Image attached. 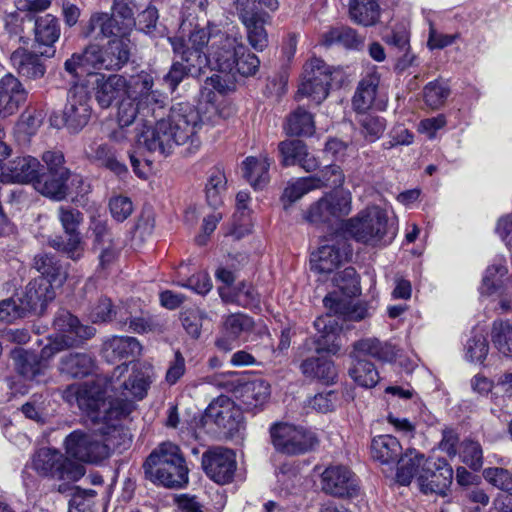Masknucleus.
Segmentation results:
<instances>
[{
	"mask_svg": "<svg viewBox=\"0 0 512 512\" xmlns=\"http://www.w3.org/2000/svg\"><path fill=\"white\" fill-rule=\"evenodd\" d=\"M155 378L151 364L124 362L113 369L110 377L98 376L92 382L68 386L63 397L70 403L75 401L92 420L102 421L100 432L106 440L103 448L129 446L131 434L121 420L135 410V402L146 398Z\"/></svg>",
	"mask_w": 512,
	"mask_h": 512,
	"instance_id": "1",
	"label": "nucleus"
},
{
	"mask_svg": "<svg viewBox=\"0 0 512 512\" xmlns=\"http://www.w3.org/2000/svg\"><path fill=\"white\" fill-rule=\"evenodd\" d=\"M169 42L180 61L173 62L164 76V82L173 92L187 77L198 76L206 68L244 77L253 76L259 69L260 60L243 43L239 33L227 34L213 22L196 26L188 40L175 36Z\"/></svg>",
	"mask_w": 512,
	"mask_h": 512,
	"instance_id": "2",
	"label": "nucleus"
},
{
	"mask_svg": "<svg viewBox=\"0 0 512 512\" xmlns=\"http://www.w3.org/2000/svg\"><path fill=\"white\" fill-rule=\"evenodd\" d=\"M209 108L211 116L205 117L189 103H176L154 126H143L136 134V150L130 153L134 172L141 177L144 175L139 169L140 160L135 153L167 156L176 145L186 146L188 153L196 152L201 146L199 132L203 125H215L220 119L216 108L213 105Z\"/></svg>",
	"mask_w": 512,
	"mask_h": 512,
	"instance_id": "3",
	"label": "nucleus"
},
{
	"mask_svg": "<svg viewBox=\"0 0 512 512\" xmlns=\"http://www.w3.org/2000/svg\"><path fill=\"white\" fill-rule=\"evenodd\" d=\"M110 456V450H37L33 467L41 475L75 482L84 476V464L102 465Z\"/></svg>",
	"mask_w": 512,
	"mask_h": 512,
	"instance_id": "4",
	"label": "nucleus"
},
{
	"mask_svg": "<svg viewBox=\"0 0 512 512\" xmlns=\"http://www.w3.org/2000/svg\"><path fill=\"white\" fill-rule=\"evenodd\" d=\"M92 89L96 102L101 108H109L114 101L122 99L126 95L139 93L146 99L153 98L160 101L156 91L152 90L153 78L150 74L142 71L139 74L127 79L119 74H94Z\"/></svg>",
	"mask_w": 512,
	"mask_h": 512,
	"instance_id": "5",
	"label": "nucleus"
},
{
	"mask_svg": "<svg viewBox=\"0 0 512 512\" xmlns=\"http://www.w3.org/2000/svg\"><path fill=\"white\" fill-rule=\"evenodd\" d=\"M243 416L240 409L227 396L215 398L206 408L195 432L196 439H203L202 434L216 438H243Z\"/></svg>",
	"mask_w": 512,
	"mask_h": 512,
	"instance_id": "6",
	"label": "nucleus"
},
{
	"mask_svg": "<svg viewBox=\"0 0 512 512\" xmlns=\"http://www.w3.org/2000/svg\"><path fill=\"white\" fill-rule=\"evenodd\" d=\"M145 478L167 489H184L189 468L180 450H152L142 465Z\"/></svg>",
	"mask_w": 512,
	"mask_h": 512,
	"instance_id": "7",
	"label": "nucleus"
},
{
	"mask_svg": "<svg viewBox=\"0 0 512 512\" xmlns=\"http://www.w3.org/2000/svg\"><path fill=\"white\" fill-rule=\"evenodd\" d=\"M346 231L358 242L378 246L394 238V231L388 225V216L379 206L367 207L345 224Z\"/></svg>",
	"mask_w": 512,
	"mask_h": 512,
	"instance_id": "8",
	"label": "nucleus"
},
{
	"mask_svg": "<svg viewBox=\"0 0 512 512\" xmlns=\"http://www.w3.org/2000/svg\"><path fill=\"white\" fill-rule=\"evenodd\" d=\"M53 327L55 333L48 337V343L43 347L44 358H53L66 349L78 346L95 333L93 327L80 324L75 316L64 309L58 311Z\"/></svg>",
	"mask_w": 512,
	"mask_h": 512,
	"instance_id": "9",
	"label": "nucleus"
},
{
	"mask_svg": "<svg viewBox=\"0 0 512 512\" xmlns=\"http://www.w3.org/2000/svg\"><path fill=\"white\" fill-rule=\"evenodd\" d=\"M53 327L55 333L48 337V343L43 347L44 358H53L66 349L78 346L95 333L93 327L80 324L75 316L64 309L58 311Z\"/></svg>",
	"mask_w": 512,
	"mask_h": 512,
	"instance_id": "10",
	"label": "nucleus"
},
{
	"mask_svg": "<svg viewBox=\"0 0 512 512\" xmlns=\"http://www.w3.org/2000/svg\"><path fill=\"white\" fill-rule=\"evenodd\" d=\"M372 458L380 462L387 468L383 471L392 472L396 466L395 480L402 486H408L414 476L420 477L421 470L424 468L427 457L418 452V450H372Z\"/></svg>",
	"mask_w": 512,
	"mask_h": 512,
	"instance_id": "11",
	"label": "nucleus"
},
{
	"mask_svg": "<svg viewBox=\"0 0 512 512\" xmlns=\"http://www.w3.org/2000/svg\"><path fill=\"white\" fill-rule=\"evenodd\" d=\"M351 211V192L345 189L334 190L313 202L304 213V219L315 225L326 224L349 215Z\"/></svg>",
	"mask_w": 512,
	"mask_h": 512,
	"instance_id": "12",
	"label": "nucleus"
},
{
	"mask_svg": "<svg viewBox=\"0 0 512 512\" xmlns=\"http://www.w3.org/2000/svg\"><path fill=\"white\" fill-rule=\"evenodd\" d=\"M338 71L319 58H311L305 65L303 79L298 88V98L308 97L320 104L329 95V90Z\"/></svg>",
	"mask_w": 512,
	"mask_h": 512,
	"instance_id": "13",
	"label": "nucleus"
},
{
	"mask_svg": "<svg viewBox=\"0 0 512 512\" xmlns=\"http://www.w3.org/2000/svg\"><path fill=\"white\" fill-rule=\"evenodd\" d=\"M251 0H235L238 18L245 28L249 45L257 52H262L268 46V33L265 25L269 16L266 13L255 11L250 7Z\"/></svg>",
	"mask_w": 512,
	"mask_h": 512,
	"instance_id": "14",
	"label": "nucleus"
},
{
	"mask_svg": "<svg viewBox=\"0 0 512 512\" xmlns=\"http://www.w3.org/2000/svg\"><path fill=\"white\" fill-rule=\"evenodd\" d=\"M90 101L89 91L83 84H76L68 91L63 120L71 132H79L87 125L92 112Z\"/></svg>",
	"mask_w": 512,
	"mask_h": 512,
	"instance_id": "15",
	"label": "nucleus"
},
{
	"mask_svg": "<svg viewBox=\"0 0 512 512\" xmlns=\"http://www.w3.org/2000/svg\"><path fill=\"white\" fill-rule=\"evenodd\" d=\"M452 479V467L445 459L427 457V462L418 477V484L424 494L446 496Z\"/></svg>",
	"mask_w": 512,
	"mask_h": 512,
	"instance_id": "16",
	"label": "nucleus"
},
{
	"mask_svg": "<svg viewBox=\"0 0 512 512\" xmlns=\"http://www.w3.org/2000/svg\"><path fill=\"white\" fill-rule=\"evenodd\" d=\"M156 95V97L160 100L158 102H156L153 98L146 99L141 97L139 93L126 95L123 97L119 104L117 113L119 129L111 134V138L118 142L122 141L126 137L123 128L133 124L137 114H145V110L148 112L151 110L152 114H155V108L153 106L162 108L164 104V97L157 91Z\"/></svg>",
	"mask_w": 512,
	"mask_h": 512,
	"instance_id": "17",
	"label": "nucleus"
},
{
	"mask_svg": "<svg viewBox=\"0 0 512 512\" xmlns=\"http://www.w3.org/2000/svg\"><path fill=\"white\" fill-rule=\"evenodd\" d=\"M269 433L275 448H312L319 444L314 432L287 422L273 423Z\"/></svg>",
	"mask_w": 512,
	"mask_h": 512,
	"instance_id": "18",
	"label": "nucleus"
},
{
	"mask_svg": "<svg viewBox=\"0 0 512 512\" xmlns=\"http://www.w3.org/2000/svg\"><path fill=\"white\" fill-rule=\"evenodd\" d=\"M322 490L331 496L350 498L358 493V482L355 474L347 467L329 466L321 475Z\"/></svg>",
	"mask_w": 512,
	"mask_h": 512,
	"instance_id": "19",
	"label": "nucleus"
},
{
	"mask_svg": "<svg viewBox=\"0 0 512 512\" xmlns=\"http://www.w3.org/2000/svg\"><path fill=\"white\" fill-rule=\"evenodd\" d=\"M202 466L215 483H230L237 467L234 450H207L202 456Z\"/></svg>",
	"mask_w": 512,
	"mask_h": 512,
	"instance_id": "20",
	"label": "nucleus"
},
{
	"mask_svg": "<svg viewBox=\"0 0 512 512\" xmlns=\"http://www.w3.org/2000/svg\"><path fill=\"white\" fill-rule=\"evenodd\" d=\"M254 321L244 313H232L223 318L221 335L215 344L219 350L231 351L239 341H246Z\"/></svg>",
	"mask_w": 512,
	"mask_h": 512,
	"instance_id": "21",
	"label": "nucleus"
},
{
	"mask_svg": "<svg viewBox=\"0 0 512 512\" xmlns=\"http://www.w3.org/2000/svg\"><path fill=\"white\" fill-rule=\"evenodd\" d=\"M55 296L54 287L49 279L37 277L28 283L18 301L23 304V310L42 313Z\"/></svg>",
	"mask_w": 512,
	"mask_h": 512,
	"instance_id": "22",
	"label": "nucleus"
},
{
	"mask_svg": "<svg viewBox=\"0 0 512 512\" xmlns=\"http://www.w3.org/2000/svg\"><path fill=\"white\" fill-rule=\"evenodd\" d=\"M41 164L38 159L32 156L16 157L1 169V182L28 184L36 180L40 172Z\"/></svg>",
	"mask_w": 512,
	"mask_h": 512,
	"instance_id": "23",
	"label": "nucleus"
},
{
	"mask_svg": "<svg viewBox=\"0 0 512 512\" xmlns=\"http://www.w3.org/2000/svg\"><path fill=\"white\" fill-rule=\"evenodd\" d=\"M345 242L343 240H331L322 244L311 255V269L318 273H331L346 259Z\"/></svg>",
	"mask_w": 512,
	"mask_h": 512,
	"instance_id": "24",
	"label": "nucleus"
},
{
	"mask_svg": "<svg viewBox=\"0 0 512 512\" xmlns=\"http://www.w3.org/2000/svg\"><path fill=\"white\" fill-rule=\"evenodd\" d=\"M26 99L27 91L14 75L8 73L0 79V117L15 114Z\"/></svg>",
	"mask_w": 512,
	"mask_h": 512,
	"instance_id": "25",
	"label": "nucleus"
},
{
	"mask_svg": "<svg viewBox=\"0 0 512 512\" xmlns=\"http://www.w3.org/2000/svg\"><path fill=\"white\" fill-rule=\"evenodd\" d=\"M64 67L73 77L84 73L91 74L93 70H104L101 47L96 44L88 45L82 53H75L67 59Z\"/></svg>",
	"mask_w": 512,
	"mask_h": 512,
	"instance_id": "26",
	"label": "nucleus"
},
{
	"mask_svg": "<svg viewBox=\"0 0 512 512\" xmlns=\"http://www.w3.org/2000/svg\"><path fill=\"white\" fill-rule=\"evenodd\" d=\"M12 358L19 374L27 380L36 382L41 381L52 359L43 357V348L39 356L22 349H15L12 351Z\"/></svg>",
	"mask_w": 512,
	"mask_h": 512,
	"instance_id": "27",
	"label": "nucleus"
},
{
	"mask_svg": "<svg viewBox=\"0 0 512 512\" xmlns=\"http://www.w3.org/2000/svg\"><path fill=\"white\" fill-rule=\"evenodd\" d=\"M235 395L248 410L263 406L270 397V385L263 379L240 383Z\"/></svg>",
	"mask_w": 512,
	"mask_h": 512,
	"instance_id": "28",
	"label": "nucleus"
},
{
	"mask_svg": "<svg viewBox=\"0 0 512 512\" xmlns=\"http://www.w3.org/2000/svg\"><path fill=\"white\" fill-rule=\"evenodd\" d=\"M95 369L94 359L87 353L71 352L63 355L58 363V371L69 378H83Z\"/></svg>",
	"mask_w": 512,
	"mask_h": 512,
	"instance_id": "29",
	"label": "nucleus"
},
{
	"mask_svg": "<svg viewBox=\"0 0 512 512\" xmlns=\"http://www.w3.org/2000/svg\"><path fill=\"white\" fill-rule=\"evenodd\" d=\"M85 155L92 163L105 167L116 175L127 173L126 165L117 159L114 149L106 143L90 144Z\"/></svg>",
	"mask_w": 512,
	"mask_h": 512,
	"instance_id": "30",
	"label": "nucleus"
},
{
	"mask_svg": "<svg viewBox=\"0 0 512 512\" xmlns=\"http://www.w3.org/2000/svg\"><path fill=\"white\" fill-rule=\"evenodd\" d=\"M315 328L322 332V335L318 338L317 352H327L330 354H336L340 348L341 343L338 341L337 330L339 325L332 315L327 314L326 316L318 317L314 322Z\"/></svg>",
	"mask_w": 512,
	"mask_h": 512,
	"instance_id": "31",
	"label": "nucleus"
},
{
	"mask_svg": "<svg viewBox=\"0 0 512 512\" xmlns=\"http://www.w3.org/2000/svg\"><path fill=\"white\" fill-rule=\"evenodd\" d=\"M324 306L335 315L342 316L345 320L361 321L369 316L368 307L361 302L353 303L338 298L334 294L327 295L323 300Z\"/></svg>",
	"mask_w": 512,
	"mask_h": 512,
	"instance_id": "32",
	"label": "nucleus"
},
{
	"mask_svg": "<svg viewBox=\"0 0 512 512\" xmlns=\"http://www.w3.org/2000/svg\"><path fill=\"white\" fill-rule=\"evenodd\" d=\"M379 83L380 76L375 70L367 73L360 81L352 100L355 111L365 113L371 108L377 95Z\"/></svg>",
	"mask_w": 512,
	"mask_h": 512,
	"instance_id": "33",
	"label": "nucleus"
},
{
	"mask_svg": "<svg viewBox=\"0 0 512 512\" xmlns=\"http://www.w3.org/2000/svg\"><path fill=\"white\" fill-rule=\"evenodd\" d=\"M69 177L70 175H60L59 173H38L33 186L42 195L60 201L68 194L67 181Z\"/></svg>",
	"mask_w": 512,
	"mask_h": 512,
	"instance_id": "34",
	"label": "nucleus"
},
{
	"mask_svg": "<svg viewBox=\"0 0 512 512\" xmlns=\"http://www.w3.org/2000/svg\"><path fill=\"white\" fill-rule=\"evenodd\" d=\"M94 33L103 37H116L115 39H127L130 33L128 30L122 29V25L117 18L107 13H95L91 16L87 27V36Z\"/></svg>",
	"mask_w": 512,
	"mask_h": 512,
	"instance_id": "35",
	"label": "nucleus"
},
{
	"mask_svg": "<svg viewBox=\"0 0 512 512\" xmlns=\"http://www.w3.org/2000/svg\"><path fill=\"white\" fill-rule=\"evenodd\" d=\"M272 161L267 155L249 156L243 161V174L254 188L264 187L270 180L269 168Z\"/></svg>",
	"mask_w": 512,
	"mask_h": 512,
	"instance_id": "36",
	"label": "nucleus"
},
{
	"mask_svg": "<svg viewBox=\"0 0 512 512\" xmlns=\"http://www.w3.org/2000/svg\"><path fill=\"white\" fill-rule=\"evenodd\" d=\"M104 70H119L129 60L130 47L128 39H113L101 47Z\"/></svg>",
	"mask_w": 512,
	"mask_h": 512,
	"instance_id": "37",
	"label": "nucleus"
},
{
	"mask_svg": "<svg viewBox=\"0 0 512 512\" xmlns=\"http://www.w3.org/2000/svg\"><path fill=\"white\" fill-rule=\"evenodd\" d=\"M140 351V343L134 337H113L104 345V356L109 362L135 357Z\"/></svg>",
	"mask_w": 512,
	"mask_h": 512,
	"instance_id": "38",
	"label": "nucleus"
},
{
	"mask_svg": "<svg viewBox=\"0 0 512 512\" xmlns=\"http://www.w3.org/2000/svg\"><path fill=\"white\" fill-rule=\"evenodd\" d=\"M10 60L18 73L25 77L36 79L45 73V68L41 64L39 57L26 49L19 48L15 50L11 54Z\"/></svg>",
	"mask_w": 512,
	"mask_h": 512,
	"instance_id": "39",
	"label": "nucleus"
},
{
	"mask_svg": "<svg viewBox=\"0 0 512 512\" xmlns=\"http://www.w3.org/2000/svg\"><path fill=\"white\" fill-rule=\"evenodd\" d=\"M366 355L383 361H393L397 355L393 345L381 343L377 339H364L354 344L353 358H363Z\"/></svg>",
	"mask_w": 512,
	"mask_h": 512,
	"instance_id": "40",
	"label": "nucleus"
},
{
	"mask_svg": "<svg viewBox=\"0 0 512 512\" xmlns=\"http://www.w3.org/2000/svg\"><path fill=\"white\" fill-rule=\"evenodd\" d=\"M349 16L356 24L372 26L379 21L380 6L376 0H351Z\"/></svg>",
	"mask_w": 512,
	"mask_h": 512,
	"instance_id": "41",
	"label": "nucleus"
},
{
	"mask_svg": "<svg viewBox=\"0 0 512 512\" xmlns=\"http://www.w3.org/2000/svg\"><path fill=\"white\" fill-rule=\"evenodd\" d=\"M320 43L324 46L340 44L349 49H357L363 44V38L350 27H331L321 34Z\"/></svg>",
	"mask_w": 512,
	"mask_h": 512,
	"instance_id": "42",
	"label": "nucleus"
},
{
	"mask_svg": "<svg viewBox=\"0 0 512 512\" xmlns=\"http://www.w3.org/2000/svg\"><path fill=\"white\" fill-rule=\"evenodd\" d=\"M227 191V178L220 167H213L208 172V178L205 185V196L207 203L218 208L223 204L224 196Z\"/></svg>",
	"mask_w": 512,
	"mask_h": 512,
	"instance_id": "43",
	"label": "nucleus"
},
{
	"mask_svg": "<svg viewBox=\"0 0 512 512\" xmlns=\"http://www.w3.org/2000/svg\"><path fill=\"white\" fill-rule=\"evenodd\" d=\"M284 130L292 136H311L315 131L313 115L303 108H297L287 116Z\"/></svg>",
	"mask_w": 512,
	"mask_h": 512,
	"instance_id": "44",
	"label": "nucleus"
},
{
	"mask_svg": "<svg viewBox=\"0 0 512 512\" xmlns=\"http://www.w3.org/2000/svg\"><path fill=\"white\" fill-rule=\"evenodd\" d=\"M34 266L41 273L40 277L49 279L54 288L61 286L67 278L66 271L52 255H37L34 259Z\"/></svg>",
	"mask_w": 512,
	"mask_h": 512,
	"instance_id": "45",
	"label": "nucleus"
},
{
	"mask_svg": "<svg viewBox=\"0 0 512 512\" xmlns=\"http://www.w3.org/2000/svg\"><path fill=\"white\" fill-rule=\"evenodd\" d=\"M35 40L41 45L51 47L58 41L61 28L58 19L52 14H45L35 20Z\"/></svg>",
	"mask_w": 512,
	"mask_h": 512,
	"instance_id": "46",
	"label": "nucleus"
},
{
	"mask_svg": "<svg viewBox=\"0 0 512 512\" xmlns=\"http://www.w3.org/2000/svg\"><path fill=\"white\" fill-rule=\"evenodd\" d=\"M353 359L354 364L349 370L351 378L361 387H374L379 381V373L374 364L364 358Z\"/></svg>",
	"mask_w": 512,
	"mask_h": 512,
	"instance_id": "47",
	"label": "nucleus"
},
{
	"mask_svg": "<svg viewBox=\"0 0 512 512\" xmlns=\"http://www.w3.org/2000/svg\"><path fill=\"white\" fill-rule=\"evenodd\" d=\"M491 340L501 354L512 356V323L508 320L494 321Z\"/></svg>",
	"mask_w": 512,
	"mask_h": 512,
	"instance_id": "48",
	"label": "nucleus"
},
{
	"mask_svg": "<svg viewBox=\"0 0 512 512\" xmlns=\"http://www.w3.org/2000/svg\"><path fill=\"white\" fill-rule=\"evenodd\" d=\"M450 95V87L443 80H434L425 85L423 99L425 104L432 110L441 108Z\"/></svg>",
	"mask_w": 512,
	"mask_h": 512,
	"instance_id": "49",
	"label": "nucleus"
},
{
	"mask_svg": "<svg viewBox=\"0 0 512 512\" xmlns=\"http://www.w3.org/2000/svg\"><path fill=\"white\" fill-rule=\"evenodd\" d=\"M65 235V240L60 237L51 240V246L66 254L68 258L74 261L79 260L83 257L85 251V243L81 233Z\"/></svg>",
	"mask_w": 512,
	"mask_h": 512,
	"instance_id": "50",
	"label": "nucleus"
},
{
	"mask_svg": "<svg viewBox=\"0 0 512 512\" xmlns=\"http://www.w3.org/2000/svg\"><path fill=\"white\" fill-rule=\"evenodd\" d=\"M506 274L507 268L501 263L489 266L482 280L480 287L481 294L493 295L498 292V290L507 283L505 282Z\"/></svg>",
	"mask_w": 512,
	"mask_h": 512,
	"instance_id": "51",
	"label": "nucleus"
},
{
	"mask_svg": "<svg viewBox=\"0 0 512 512\" xmlns=\"http://www.w3.org/2000/svg\"><path fill=\"white\" fill-rule=\"evenodd\" d=\"M489 352V344L482 332L474 331L465 345V359L471 363H483Z\"/></svg>",
	"mask_w": 512,
	"mask_h": 512,
	"instance_id": "52",
	"label": "nucleus"
},
{
	"mask_svg": "<svg viewBox=\"0 0 512 512\" xmlns=\"http://www.w3.org/2000/svg\"><path fill=\"white\" fill-rule=\"evenodd\" d=\"M334 283L345 297H352L360 292L359 277L353 267L338 272L334 277Z\"/></svg>",
	"mask_w": 512,
	"mask_h": 512,
	"instance_id": "53",
	"label": "nucleus"
},
{
	"mask_svg": "<svg viewBox=\"0 0 512 512\" xmlns=\"http://www.w3.org/2000/svg\"><path fill=\"white\" fill-rule=\"evenodd\" d=\"M310 177L315 181L316 190L323 187H339L345 181L342 169L335 164L325 166L317 175Z\"/></svg>",
	"mask_w": 512,
	"mask_h": 512,
	"instance_id": "54",
	"label": "nucleus"
},
{
	"mask_svg": "<svg viewBox=\"0 0 512 512\" xmlns=\"http://www.w3.org/2000/svg\"><path fill=\"white\" fill-rule=\"evenodd\" d=\"M314 182L315 181L309 176L301 177L293 182L288 183V185L284 189L282 201L288 202V204H292L295 201L299 200L305 194L313 190H316Z\"/></svg>",
	"mask_w": 512,
	"mask_h": 512,
	"instance_id": "55",
	"label": "nucleus"
},
{
	"mask_svg": "<svg viewBox=\"0 0 512 512\" xmlns=\"http://www.w3.org/2000/svg\"><path fill=\"white\" fill-rule=\"evenodd\" d=\"M307 145L301 140H284L279 143L278 150L281 156V164L284 167L294 166L299 161Z\"/></svg>",
	"mask_w": 512,
	"mask_h": 512,
	"instance_id": "56",
	"label": "nucleus"
},
{
	"mask_svg": "<svg viewBox=\"0 0 512 512\" xmlns=\"http://www.w3.org/2000/svg\"><path fill=\"white\" fill-rule=\"evenodd\" d=\"M58 219L65 234H78L83 221V214L75 208L61 206L58 209Z\"/></svg>",
	"mask_w": 512,
	"mask_h": 512,
	"instance_id": "57",
	"label": "nucleus"
},
{
	"mask_svg": "<svg viewBox=\"0 0 512 512\" xmlns=\"http://www.w3.org/2000/svg\"><path fill=\"white\" fill-rule=\"evenodd\" d=\"M362 114L359 119L362 133L368 141L374 142L383 134L386 128V121L379 116Z\"/></svg>",
	"mask_w": 512,
	"mask_h": 512,
	"instance_id": "58",
	"label": "nucleus"
},
{
	"mask_svg": "<svg viewBox=\"0 0 512 512\" xmlns=\"http://www.w3.org/2000/svg\"><path fill=\"white\" fill-rule=\"evenodd\" d=\"M414 142V134L403 125L394 126L389 134L388 140L382 143L383 149L391 150L398 146H409Z\"/></svg>",
	"mask_w": 512,
	"mask_h": 512,
	"instance_id": "59",
	"label": "nucleus"
},
{
	"mask_svg": "<svg viewBox=\"0 0 512 512\" xmlns=\"http://www.w3.org/2000/svg\"><path fill=\"white\" fill-rule=\"evenodd\" d=\"M484 478L494 487L512 492V473L504 468H488L483 471Z\"/></svg>",
	"mask_w": 512,
	"mask_h": 512,
	"instance_id": "60",
	"label": "nucleus"
},
{
	"mask_svg": "<svg viewBox=\"0 0 512 512\" xmlns=\"http://www.w3.org/2000/svg\"><path fill=\"white\" fill-rule=\"evenodd\" d=\"M109 210L116 221L122 222L133 212V204L130 198L118 195L110 199Z\"/></svg>",
	"mask_w": 512,
	"mask_h": 512,
	"instance_id": "61",
	"label": "nucleus"
},
{
	"mask_svg": "<svg viewBox=\"0 0 512 512\" xmlns=\"http://www.w3.org/2000/svg\"><path fill=\"white\" fill-rule=\"evenodd\" d=\"M112 16L117 18L122 25V29L128 30V32H130L136 24L133 11L125 0H115Z\"/></svg>",
	"mask_w": 512,
	"mask_h": 512,
	"instance_id": "62",
	"label": "nucleus"
},
{
	"mask_svg": "<svg viewBox=\"0 0 512 512\" xmlns=\"http://www.w3.org/2000/svg\"><path fill=\"white\" fill-rule=\"evenodd\" d=\"M90 229L94 236V247L95 249L108 246L113 243L112 233L110 232L106 221L100 219H92Z\"/></svg>",
	"mask_w": 512,
	"mask_h": 512,
	"instance_id": "63",
	"label": "nucleus"
},
{
	"mask_svg": "<svg viewBox=\"0 0 512 512\" xmlns=\"http://www.w3.org/2000/svg\"><path fill=\"white\" fill-rule=\"evenodd\" d=\"M185 371V358L183 357L180 351H176L174 354V359L169 363L165 375L166 383L170 386L176 384L185 374Z\"/></svg>",
	"mask_w": 512,
	"mask_h": 512,
	"instance_id": "64",
	"label": "nucleus"
}]
</instances>
